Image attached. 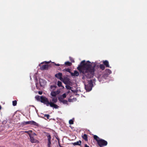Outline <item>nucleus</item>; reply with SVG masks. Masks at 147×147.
<instances>
[{
	"label": "nucleus",
	"instance_id": "nucleus-33",
	"mask_svg": "<svg viewBox=\"0 0 147 147\" xmlns=\"http://www.w3.org/2000/svg\"><path fill=\"white\" fill-rule=\"evenodd\" d=\"M38 93L40 95H41L42 93V91H39L38 92Z\"/></svg>",
	"mask_w": 147,
	"mask_h": 147
},
{
	"label": "nucleus",
	"instance_id": "nucleus-30",
	"mask_svg": "<svg viewBox=\"0 0 147 147\" xmlns=\"http://www.w3.org/2000/svg\"><path fill=\"white\" fill-rule=\"evenodd\" d=\"M44 116L45 117H46L47 119H49V115L48 114H45L44 115Z\"/></svg>",
	"mask_w": 147,
	"mask_h": 147
},
{
	"label": "nucleus",
	"instance_id": "nucleus-28",
	"mask_svg": "<svg viewBox=\"0 0 147 147\" xmlns=\"http://www.w3.org/2000/svg\"><path fill=\"white\" fill-rule=\"evenodd\" d=\"M62 96L63 98H66V94L65 93L63 94L62 95Z\"/></svg>",
	"mask_w": 147,
	"mask_h": 147
},
{
	"label": "nucleus",
	"instance_id": "nucleus-21",
	"mask_svg": "<svg viewBox=\"0 0 147 147\" xmlns=\"http://www.w3.org/2000/svg\"><path fill=\"white\" fill-rule=\"evenodd\" d=\"M82 138L86 141L88 140L87 135L86 134H84V135L82 136Z\"/></svg>",
	"mask_w": 147,
	"mask_h": 147
},
{
	"label": "nucleus",
	"instance_id": "nucleus-19",
	"mask_svg": "<svg viewBox=\"0 0 147 147\" xmlns=\"http://www.w3.org/2000/svg\"><path fill=\"white\" fill-rule=\"evenodd\" d=\"M40 96L39 95H37L35 96V98L38 101H40Z\"/></svg>",
	"mask_w": 147,
	"mask_h": 147
},
{
	"label": "nucleus",
	"instance_id": "nucleus-32",
	"mask_svg": "<svg viewBox=\"0 0 147 147\" xmlns=\"http://www.w3.org/2000/svg\"><path fill=\"white\" fill-rule=\"evenodd\" d=\"M68 101L69 102H72L73 101V100L71 98H69L68 99Z\"/></svg>",
	"mask_w": 147,
	"mask_h": 147
},
{
	"label": "nucleus",
	"instance_id": "nucleus-8",
	"mask_svg": "<svg viewBox=\"0 0 147 147\" xmlns=\"http://www.w3.org/2000/svg\"><path fill=\"white\" fill-rule=\"evenodd\" d=\"M23 125L30 124L34 125L36 126H38V124L34 121H30L23 123Z\"/></svg>",
	"mask_w": 147,
	"mask_h": 147
},
{
	"label": "nucleus",
	"instance_id": "nucleus-29",
	"mask_svg": "<svg viewBox=\"0 0 147 147\" xmlns=\"http://www.w3.org/2000/svg\"><path fill=\"white\" fill-rule=\"evenodd\" d=\"M70 60L73 63H74L75 62L74 59L72 57L70 58Z\"/></svg>",
	"mask_w": 147,
	"mask_h": 147
},
{
	"label": "nucleus",
	"instance_id": "nucleus-18",
	"mask_svg": "<svg viewBox=\"0 0 147 147\" xmlns=\"http://www.w3.org/2000/svg\"><path fill=\"white\" fill-rule=\"evenodd\" d=\"M94 139L96 140L97 142L98 143V141L100 140L101 139L96 135H94Z\"/></svg>",
	"mask_w": 147,
	"mask_h": 147
},
{
	"label": "nucleus",
	"instance_id": "nucleus-11",
	"mask_svg": "<svg viewBox=\"0 0 147 147\" xmlns=\"http://www.w3.org/2000/svg\"><path fill=\"white\" fill-rule=\"evenodd\" d=\"M100 68L102 70H103L105 69V66L103 64H100V65H96V66L94 67V69H95V68Z\"/></svg>",
	"mask_w": 147,
	"mask_h": 147
},
{
	"label": "nucleus",
	"instance_id": "nucleus-3",
	"mask_svg": "<svg viewBox=\"0 0 147 147\" xmlns=\"http://www.w3.org/2000/svg\"><path fill=\"white\" fill-rule=\"evenodd\" d=\"M49 63L48 62L44 61L41 63L39 65L40 66V69L42 70H47L49 66V65H48Z\"/></svg>",
	"mask_w": 147,
	"mask_h": 147
},
{
	"label": "nucleus",
	"instance_id": "nucleus-27",
	"mask_svg": "<svg viewBox=\"0 0 147 147\" xmlns=\"http://www.w3.org/2000/svg\"><path fill=\"white\" fill-rule=\"evenodd\" d=\"M73 120H69V123L70 124H72L73 123Z\"/></svg>",
	"mask_w": 147,
	"mask_h": 147
},
{
	"label": "nucleus",
	"instance_id": "nucleus-22",
	"mask_svg": "<svg viewBox=\"0 0 147 147\" xmlns=\"http://www.w3.org/2000/svg\"><path fill=\"white\" fill-rule=\"evenodd\" d=\"M63 71H66L68 72L69 73L71 74V73H72V72H71V69L69 68L65 69H64Z\"/></svg>",
	"mask_w": 147,
	"mask_h": 147
},
{
	"label": "nucleus",
	"instance_id": "nucleus-41",
	"mask_svg": "<svg viewBox=\"0 0 147 147\" xmlns=\"http://www.w3.org/2000/svg\"><path fill=\"white\" fill-rule=\"evenodd\" d=\"M30 131V132H32V131L30 130V131Z\"/></svg>",
	"mask_w": 147,
	"mask_h": 147
},
{
	"label": "nucleus",
	"instance_id": "nucleus-15",
	"mask_svg": "<svg viewBox=\"0 0 147 147\" xmlns=\"http://www.w3.org/2000/svg\"><path fill=\"white\" fill-rule=\"evenodd\" d=\"M52 98V102H52L53 103V104H55V103H56L57 102V98L56 97H53V98Z\"/></svg>",
	"mask_w": 147,
	"mask_h": 147
},
{
	"label": "nucleus",
	"instance_id": "nucleus-14",
	"mask_svg": "<svg viewBox=\"0 0 147 147\" xmlns=\"http://www.w3.org/2000/svg\"><path fill=\"white\" fill-rule=\"evenodd\" d=\"M47 136L48 138V144H51V137L50 135L49 134H47Z\"/></svg>",
	"mask_w": 147,
	"mask_h": 147
},
{
	"label": "nucleus",
	"instance_id": "nucleus-5",
	"mask_svg": "<svg viewBox=\"0 0 147 147\" xmlns=\"http://www.w3.org/2000/svg\"><path fill=\"white\" fill-rule=\"evenodd\" d=\"M93 86V84L92 80L88 82V84L85 85V88L87 91H90L92 89Z\"/></svg>",
	"mask_w": 147,
	"mask_h": 147
},
{
	"label": "nucleus",
	"instance_id": "nucleus-26",
	"mask_svg": "<svg viewBox=\"0 0 147 147\" xmlns=\"http://www.w3.org/2000/svg\"><path fill=\"white\" fill-rule=\"evenodd\" d=\"M85 63H88V64H91V65H92V66H93V65H94V64H95L96 65V64H95V63H93L90 64V62L89 61H87V62H86H86H85Z\"/></svg>",
	"mask_w": 147,
	"mask_h": 147
},
{
	"label": "nucleus",
	"instance_id": "nucleus-2",
	"mask_svg": "<svg viewBox=\"0 0 147 147\" xmlns=\"http://www.w3.org/2000/svg\"><path fill=\"white\" fill-rule=\"evenodd\" d=\"M40 102L43 103L44 104L46 105V106H48L49 105L51 107H53L55 109H58L59 106L55 104H53L51 102H49L47 98L45 96H40Z\"/></svg>",
	"mask_w": 147,
	"mask_h": 147
},
{
	"label": "nucleus",
	"instance_id": "nucleus-4",
	"mask_svg": "<svg viewBox=\"0 0 147 147\" xmlns=\"http://www.w3.org/2000/svg\"><path fill=\"white\" fill-rule=\"evenodd\" d=\"M57 86H51L50 88L52 89V91L51 93V95L53 97H56V96L60 93V91L57 90L56 91H53L56 88Z\"/></svg>",
	"mask_w": 147,
	"mask_h": 147
},
{
	"label": "nucleus",
	"instance_id": "nucleus-35",
	"mask_svg": "<svg viewBox=\"0 0 147 147\" xmlns=\"http://www.w3.org/2000/svg\"><path fill=\"white\" fill-rule=\"evenodd\" d=\"M84 147H89V146H88L86 144H85Z\"/></svg>",
	"mask_w": 147,
	"mask_h": 147
},
{
	"label": "nucleus",
	"instance_id": "nucleus-34",
	"mask_svg": "<svg viewBox=\"0 0 147 147\" xmlns=\"http://www.w3.org/2000/svg\"><path fill=\"white\" fill-rule=\"evenodd\" d=\"M31 135H33V136H36V134H35V133H34L33 134H31Z\"/></svg>",
	"mask_w": 147,
	"mask_h": 147
},
{
	"label": "nucleus",
	"instance_id": "nucleus-20",
	"mask_svg": "<svg viewBox=\"0 0 147 147\" xmlns=\"http://www.w3.org/2000/svg\"><path fill=\"white\" fill-rule=\"evenodd\" d=\"M65 64L67 66H71L72 65V63L69 61H67L65 63Z\"/></svg>",
	"mask_w": 147,
	"mask_h": 147
},
{
	"label": "nucleus",
	"instance_id": "nucleus-40",
	"mask_svg": "<svg viewBox=\"0 0 147 147\" xmlns=\"http://www.w3.org/2000/svg\"><path fill=\"white\" fill-rule=\"evenodd\" d=\"M1 109V106H0V110Z\"/></svg>",
	"mask_w": 147,
	"mask_h": 147
},
{
	"label": "nucleus",
	"instance_id": "nucleus-36",
	"mask_svg": "<svg viewBox=\"0 0 147 147\" xmlns=\"http://www.w3.org/2000/svg\"><path fill=\"white\" fill-rule=\"evenodd\" d=\"M51 144H48V147H51L50 145Z\"/></svg>",
	"mask_w": 147,
	"mask_h": 147
},
{
	"label": "nucleus",
	"instance_id": "nucleus-17",
	"mask_svg": "<svg viewBox=\"0 0 147 147\" xmlns=\"http://www.w3.org/2000/svg\"><path fill=\"white\" fill-rule=\"evenodd\" d=\"M59 99L60 102H62L63 104L68 105V102L67 100H61L60 99V98H59Z\"/></svg>",
	"mask_w": 147,
	"mask_h": 147
},
{
	"label": "nucleus",
	"instance_id": "nucleus-12",
	"mask_svg": "<svg viewBox=\"0 0 147 147\" xmlns=\"http://www.w3.org/2000/svg\"><path fill=\"white\" fill-rule=\"evenodd\" d=\"M79 75V73L76 70L74 71V73H71V75L72 76H76L78 77Z\"/></svg>",
	"mask_w": 147,
	"mask_h": 147
},
{
	"label": "nucleus",
	"instance_id": "nucleus-23",
	"mask_svg": "<svg viewBox=\"0 0 147 147\" xmlns=\"http://www.w3.org/2000/svg\"><path fill=\"white\" fill-rule=\"evenodd\" d=\"M57 85L59 87H62L63 86H62V82L59 81H58V82H57Z\"/></svg>",
	"mask_w": 147,
	"mask_h": 147
},
{
	"label": "nucleus",
	"instance_id": "nucleus-7",
	"mask_svg": "<svg viewBox=\"0 0 147 147\" xmlns=\"http://www.w3.org/2000/svg\"><path fill=\"white\" fill-rule=\"evenodd\" d=\"M98 143L100 146H106L107 144V142L106 141L102 139H100L99 140Z\"/></svg>",
	"mask_w": 147,
	"mask_h": 147
},
{
	"label": "nucleus",
	"instance_id": "nucleus-42",
	"mask_svg": "<svg viewBox=\"0 0 147 147\" xmlns=\"http://www.w3.org/2000/svg\"><path fill=\"white\" fill-rule=\"evenodd\" d=\"M71 91L72 92H73V90H71Z\"/></svg>",
	"mask_w": 147,
	"mask_h": 147
},
{
	"label": "nucleus",
	"instance_id": "nucleus-16",
	"mask_svg": "<svg viewBox=\"0 0 147 147\" xmlns=\"http://www.w3.org/2000/svg\"><path fill=\"white\" fill-rule=\"evenodd\" d=\"M81 142L80 141H78L77 142L74 143H72V144L74 145H80L81 144Z\"/></svg>",
	"mask_w": 147,
	"mask_h": 147
},
{
	"label": "nucleus",
	"instance_id": "nucleus-25",
	"mask_svg": "<svg viewBox=\"0 0 147 147\" xmlns=\"http://www.w3.org/2000/svg\"><path fill=\"white\" fill-rule=\"evenodd\" d=\"M65 87L68 90H71V89L72 88L71 87L68 85H66Z\"/></svg>",
	"mask_w": 147,
	"mask_h": 147
},
{
	"label": "nucleus",
	"instance_id": "nucleus-6",
	"mask_svg": "<svg viewBox=\"0 0 147 147\" xmlns=\"http://www.w3.org/2000/svg\"><path fill=\"white\" fill-rule=\"evenodd\" d=\"M105 74L103 75L102 77L105 78L111 73V71L109 69H107L105 70Z\"/></svg>",
	"mask_w": 147,
	"mask_h": 147
},
{
	"label": "nucleus",
	"instance_id": "nucleus-1",
	"mask_svg": "<svg viewBox=\"0 0 147 147\" xmlns=\"http://www.w3.org/2000/svg\"><path fill=\"white\" fill-rule=\"evenodd\" d=\"M96 65L93 66L91 64L85 63V61L83 60L80 63L77 67L78 70L80 73L83 74L82 79H84L85 77L88 79H90L94 76L95 72L94 67Z\"/></svg>",
	"mask_w": 147,
	"mask_h": 147
},
{
	"label": "nucleus",
	"instance_id": "nucleus-9",
	"mask_svg": "<svg viewBox=\"0 0 147 147\" xmlns=\"http://www.w3.org/2000/svg\"><path fill=\"white\" fill-rule=\"evenodd\" d=\"M62 74L61 73H59L55 74V76L58 79H59L61 81H63V79L62 78Z\"/></svg>",
	"mask_w": 147,
	"mask_h": 147
},
{
	"label": "nucleus",
	"instance_id": "nucleus-38",
	"mask_svg": "<svg viewBox=\"0 0 147 147\" xmlns=\"http://www.w3.org/2000/svg\"><path fill=\"white\" fill-rule=\"evenodd\" d=\"M24 132L25 133H28V132L29 131H25Z\"/></svg>",
	"mask_w": 147,
	"mask_h": 147
},
{
	"label": "nucleus",
	"instance_id": "nucleus-13",
	"mask_svg": "<svg viewBox=\"0 0 147 147\" xmlns=\"http://www.w3.org/2000/svg\"><path fill=\"white\" fill-rule=\"evenodd\" d=\"M103 63L104 65H105L107 67H110L109 65V62L107 60H105L103 61Z\"/></svg>",
	"mask_w": 147,
	"mask_h": 147
},
{
	"label": "nucleus",
	"instance_id": "nucleus-10",
	"mask_svg": "<svg viewBox=\"0 0 147 147\" xmlns=\"http://www.w3.org/2000/svg\"><path fill=\"white\" fill-rule=\"evenodd\" d=\"M28 134L29 135L30 137V141L32 143H38V141H37L36 139H35L34 138L33 135H31V134H29L28 133Z\"/></svg>",
	"mask_w": 147,
	"mask_h": 147
},
{
	"label": "nucleus",
	"instance_id": "nucleus-37",
	"mask_svg": "<svg viewBox=\"0 0 147 147\" xmlns=\"http://www.w3.org/2000/svg\"><path fill=\"white\" fill-rule=\"evenodd\" d=\"M55 65H56L57 66H59L60 65V64H55Z\"/></svg>",
	"mask_w": 147,
	"mask_h": 147
},
{
	"label": "nucleus",
	"instance_id": "nucleus-24",
	"mask_svg": "<svg viewBox=\"0 0 147 147\" xmlns=\"http://www.w3.org/2000/svg\"><path fill=\"white\" fill-rule=\"evenodd\" d=\"M17 104V101L16 100H14L12 102L13 105L15 106Z\"/></svg>",
	"mask_w": 147,
	"mask_h": 147
},
{
	"label": "nucleus",
	"instance_id": "nucleus-43",
	"mask_svg": "<svg viewBox=\"0 0 147 147\" xmlns=\"http://www.w3.org/2000/svg\"><path fill=\"white\" fill-rule=\"evenodd\" d=\"M72 119V120L74 119H74Z\"/></svg>",
	"mask_w": 147,
	"mask_h": 147
},
{
	"label": "nucleus",
	"instance_id": "nucleus-31",
	"mask_svg": "<svg viewBox=\"0 0 147 147\" xmlns=\"http://www.w3.org/2000/svg\"><path fill=\"white\" fill-rule=\"evenodd\" d=\"M69 80V79L68 78L66 79L65 80V81L64 82V83L66 84L67 83L66 82H67Z\"/></svg>",
	"mask_w": 147,
	"mask_h": 147
},
{
	"label": "nucleus",
	"instance_id": "nucleus-44",
	"mask_svg": "<svg viewBox=\"0 0 147 147\" xmlns=\"http://www.w3.org/2000/svg\"><path fill=\"white\" fill-rule=\"evenodd\" d=\"M50 119L51 120V119Z\"/></svg>",
	"mask_w": 147,
	"mask_h": 147
},
{
	"label": "nucleus",
	"instance_id": "nucleus-39",
	"mask_svg": "<svg viewBox=\"0 0 147 147\" xmlns=\"http://www.w3.org/2000/svg\"><path fill=\"white\" fill-rule=\"evenodd\" d=\"M70 92V91H68V93H69Z\"/></svg>",
	"mask_w": 147,
	"mask_h": 147
}]
</instances>
